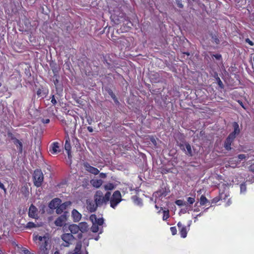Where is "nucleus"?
Here are the masks:
<instances>
[{
	"instance_id": "1",
	"label": "nucleus",
	"mask_w": 254,
	"mask_h": 254,
	"mask_svg": "<svg viewBox=\"0 0 254 254\" xmlns=\"http://www.w3.org/2000/svg\"><path fill=\"white\" fill-rule=\"evenodd\" d=\"M111 18L115 24L123 23V26L121 28L123 31H128L132 26V23L128 20V17L123 11L114 10V13L112 14Z\"/></svg>"
},
{
	"instance_id": "2",
	"label": "nucleus",
	"mask_w": 254,
	"mask_h": 254,
	"mask_svg": "<svg viewBox=\"0 0 254 254\" xmlns=\"http://www.w3.org/2000/svg\"><path fill=\"white\" fill-rule=\"evenodd\" d=\"M111 193L109 191H107L104 196L101 190L96 191L94 196V201L99 205L102 206L103 204H107L109 201Z\"/></svg>"
},
{
	"instance_id": "3",
	"label": "nucleus",
	"mask_w": 254,
	"mask_h": 254,
	"mask_svg": "<svg viewBox=\"0 0 254 254\" xmlns=\"http://www.w3.org/2000/svg\"><path fill=\"white\" fill-rule=\"evenodd\" d=\"M33 181L37 188L41 187L44 181V175L40 169H36L33 175Z\"/></svg>"
},
{
	"instance_id": "4",
	"label": "nucleus",
	"mask_w": 254,
	"mask_h": 254,
	"mask_svg": "<svg viewBox=\"0 0 254 254\" xmlns=\"http://www.w3.org/2000/svg\"><path fill=\"white\" fill-rule=\"evenodd\" d=\"M122 200V195L120 191L119 190L115 191L109 200L110 206L113 208H115Z\"/></svg>"
},
{
	"instance_id": "5",
	"label": "nucleus",
	"mask_w": 254,
	"mask_h": 254,
	"mask_svg": "<svg viewBox=\"0 0 254 254\" xmlns=\"http://www.w3.org/2000/svg\"><path fill=\"white\" fill-rule=\"evenodd\" d=\"M39 254H49L51 249V241H45V242L39 244Z\"/></svg>"
},
{
	"instance_id": "6",
	"label": "nucleus",
	"mask_w": 254,
	"mask_h": 254,
	"mask_svg": "<svg viewBox=\"0 0 254 254\" xmlns=\"http://www.w3.org/2000/svg\"><path fill=\"white\" fill-rule=\"evenodd\" d=\"M80 227L77 225L76 224L70 225L69 226V230H70L71 234H77L79 231L81 232L85 231L86 230L87 226L86 224H80Z\"/></svg>"
},
{
	"instance_id": "7",
	"label": "nucleus",
	"mask_w": 254,
	"mask_h": 254,
	"mask_svg": "<svg viewBox=\"0 0 254 254\" xmlns=\"http://www.w3.org/2000/svg\"><path fill=\"white\" fill-rule=\"evenodd\" d=\"M49 152L53 155H57L61 152L60 144L58 142H53L49 146Z\"/></svg>"
},
{
	"instance_id": "8",
	"label": "nucleus",
	"mask_w": 254,
	"mask_h": 254,
	"mask_svg": "<svg viewBox=\"0 0 254 254\" xmlns=\"http://www.w3.org/2000/svg\"><path fill=\"white\" fill-rule=\"evenodd\" d=\"M62 239L64 241L63 245L64 247H68L71 243V241L73 239L74 237L71 234L65 233L62 235Z\"/></svg>"
},
{
	"instance_id": "9",
	"label": "nucleus",
	"mask_w": 254,
	"mask_h": 254,
	"mask_svg": "<svg viewBox=\"0 0 254 254\" xmlns=\"http://www.w3.org/2000/svg\"><path fill=\"white\" fill-rule=\"evenodd\" d=\"M180 148L185 152V153L189 156H192L191 147L190 145L188 142H185L184 143H180Z\"/></svg>"
},
{
	"instance_id": "10",
	"label": "nucleus",
	"mask_w": 254,
	"mask_h": 254,
	"mask_svg": "<svg viewBox=\"0 0 254 254\" xmlns=\"http://www.w3.org/2000/svg\"><path fill=\"white\" fill-rule=\"evenodd\" d=\"M177 226L181 237L185 238L187 236L188 231L189 230L190 225L188 226V229L187 227L184 226L181 222H179L177 224Z\"/></svg>"
},
{
	"instance_id": "11",
	"label": "nucleus",
	"mask_w": 254,
	"mask_h": 254,
	"mask_svg": "<svg viewBox=\"0 0 254 254\" xmlns=\"http://www.w3.org/2000/svg\"><path fill=\"white\" fill-rule=\"evenodd\" d=\"M67 212H64L63 215L60 216L55 221V224L57 226H62L67 220Z\"/></svg>"
},
{
	"instance_id": "12",
	"label": "nucleus",
	"mask_w": 254,
	"mask_h": 254,
	"mask_svg": "<svg viewBox=\"0 0 254 254\" xmlns=\"http://www.w3.org/2000/svg\"><path fill=\"white\" fill-rule=\"evenodd\" d=\"M235 139V137L229 134L228 135L227 137L226 138L224 143V147L226 150L230 151L231 150V145L234 141Z\"/></svg>"
},
{
	"instance_id": "13",
	"label": "nucleus",
	"mask_w": 254,
	"mask_h": 254,
	"mask_svg": "<svg viewBox=\"0 0 254 254\" xmlns=\"http://www.w3.org/2000/svg\"><path fill=\"white\" fill-rule=\"evenodd\" d=\"M28 216L29 217L32 218H38V209L33 204H31L29 207Z\"/></svg>"
},
{
	"instance_id": "14",
	"label": "nucleus",
	"mask_w": 254,
	"mask_h": 254,
	"mask_svg": "<svg viewBox=\"0 0 254 254\" xmlns=\"http://www.w3.org/2000/svg\"><path fill=\"white\" fill-rule=\"evenodd\" d=\"M233 128V131L231 132L229 135L236 138L241 132V129L240 128L239 125L237 122H234L232 124Z\"/></svg>"
},
{
	"instance_id": "15",
	"label": "nucleus",
	"mask_w": 254,
	"mask_h": 254,
	"mask_svg": "<svg viewBox=\"0 0 254 254\" xmlns=\"http://www.w3.org/2000/svg\"><path fill=\"white\" fill-rule=\"evenodd\" d=\"M99 205L93 200L87 201V209L90 212H95Z\"/></svg>"
},
{
	"instance_id": "16",
	"label": "nucleus",
	"mask_w": 254,
	"mask_h": 254,
	"mask_svg": "<svg viewBox=\"0 0 254 254\" xmlns=\"http://www.w3.org/2000/svg\"><path fill=\"white\" fill-rule=\"evenodd\" d=\"M84 167L87 171L94 175H97L99 173V171L97 168L91 166L88 163H84Z\"/></svg>"
},
{
	"instance_id": "17",
	"label": "nucleus",
	"mask_w": 254,
	"mask_h": 254,
	"mask_svg": "<svg viewBox=\"0 0 254 254\" xmlns=\"http://www.w3.org/2000/svg\"><path fill=\"white\" fill-rule=\"evenodd\" d=\"M65 132L67 133L68 132L72 133L74 132L75 130V123L70 122L69 124L65 123V126L64 127Z\"/></svg>"
},
{
	"instance_id": "18",
	"label": "nucleus",
	"mask_w": 254,
	"mask_h": 254,
	"mask_svg": "<svg viewBox=\"0 0 254 254\" xmlns=\"http://www.w3.org/2000/svg\"><path fill=\"white\" fill-rule=\"evenodd\" d=\"M62 203L60 198H55L52 199L49 203V206L51 209H56L58 206Z\"/></svg>"
},
{
	"instance_id": "19",
	"label": "nucleus",
	"mask_w": 254,
	"mask_h": 254,
	"mask_svg": "<svg viewBox=\"0 0 254 254\" xmlns=\"http://www.w3.org/2000/svg\"><path fill=\"white\" fill-rule=\"evenodd\" d=\"M71 215L74 222H78L81 218V214L75 209L72 211Z\"/></svg>"
},
{
	"instance_id": "20",
	"label": "nucleus",
	"mask_w": 254,
	"mask_h": 254,
	"mask_svg": "<svg viewBox=\"0 0 254 254\" xmlns=\"http://www.w3.org/2000/svg\"><path fill=\"white\" fill-rule=\"evenodd\" d=\"M90 219L93 221V219H95V224H97L98 226H102L104 222V220L103 218H97L95 215H92L90 217Z\"/></svg>"
},
{
	"instance_id": "21",
	"label": "nucleus",
	"mask_w": 254,
	"mask_h": 254,
	"mask_svg": "<svg viewBox=\"0 0 254 254\" xmlns=\"http://www.w3.org/2000/svg\"><path fill=\"white\" fill-rule=\"evenodd\" d=\"M13 143L16 146L19 153H22L23 151V144L22 142L17 138L13 141Z\"/></svg>"
},
{
	"instance_id": "22",
	"label": "nucleus",
	"mask_w": 254,
	"mask_h": 254,
	"mask_svg": "<svg viewBox=\"0 0 254 254\" xmlns=\"http://www.w3.org/2000/svg\"><path fill=\"white\" fill-rule=\"evenodd\" d=\"M64 148H65V150L67 151L68 157H69L71 156V154H70L71 145H70V143L69 138L68 137L65 140V144H64Z\"/></svg>"
},
{
	"instance_id": "23",
	"label": "nucleus",
	"mask_w": 254,
	"mask_h": 254,
	"mask_svg": "<svg viewBox=\"0 0 254 254\" xmlns=\"http://www.w3.org/2000/svg\"><path fill=\"white\" fill-rule=\"evenodd\" d=\"M103 181L101 179H93L91 181V184L96 188H99L103 184Z\"/></svg>"
},
{
	"instance_id": "24",
	"label": "nucleus",
	"mask_w": 254,
	"mask_h": 254,
	"mask_svg": "<svg viewBox=\"0 0 254 254\" xmlns=\"http://www.w3.org/2000/svg\"><path fill=\"white\" fill-rule=\"evenodd\" d=\"M67 205L65 203H61L58 207L56 209V212L57 214H62L64 210L66 209Z\"/></svg>"
},
{
	"instance_id": "25",
	"label": "nucleus",
	"mask_w": 254,
	"mask_h": 254,
	"mask_svg": "<svg viewBox=\"0 0 254 254\" xmlns=\"http://www.w3.org/2000/svg\"><path fill=\"white\" fill-rule=\"evenodd\" d=\"M227 195L226 194H224V193H221L220 194L219 196H217L211 200V203H216L220 200L222 199H225Z\"/></svg>"
},
{
	"instance_id": "26",
	"label": "nucleus",
	"mask_w": 254,
	"mask_h": 254,
	"mask_svg": "<svg viewBox=\"0 0 254 254\" xmlns=\"http://www.w3.org/2000/svg\"><path fill=\"white\" fill-rule=\"evenodd\" d=\"M34 240H38L40 241L39 244H41L45 242V241H47L50 239L48 237H46L45 236L43 237L41 236H36L34 238Z\"/></svg>"
},
{
	"instance_id": "27",
	"label": "nucleus",
	"mask_w": 254,
	"mask_h": 254,
	"mask_svg": "<svg viewBox=\"0 0 254 254\" xmlns=\"http://www.w3.org/2000/svg\"><path fill=\"white\" fill-rule=\"evenodd\" d=\"M132 199L133 200L135 204L140 206L142 205V199L138 196L136 195H134L132 197Z\"/></svg>"
},
{
	"instance_id": "28",
	"label": "nucleus",
	"mask_w": 254,
	"mask_h": 254,
	"mask_svg": "<svg viewBox=\"0 0 254 254\" xmlns=\"http://www.w3.org/2000/svg\"><path fill=\"white\" fill-rule=\"evenodd\" d=\"M209 202L208 200L205 195H202L199 199V203L200 205H204L207 203Z\"/></svg>"
},
{
	"instance_id": "29",
	"label": "nucleus",
	"mask_w": 254,
	"mask_h": 254,
	"mask_svg": "<svg viewBox=\"0 0 254 254\" xmlns=\"http://www.w3.org/2000/svg\"><path fill=\"white\" fill-rule=\"evenodd\" d=\"M160 172L162 174H166L170 172H171V169L167 168L166 167L163 166L160 168Z\"/></svg>"
},
{
	"instance_id": "30",
	"label": "nucleus",
	"mask_w": 254,
	"mask_h": 254,
	"mask_svg": "<svg viewBox=\"0 0 254 254\" xmlns=\"http://www.w3.org/2000/svg\"><path fill=\"white\" fill-rule=\"evenodd\" d=\"M46 94L47 93L44 91L43 88H39L37 91V95L39 97H42L44 98L46 96Z\"/></svg>"
},
{
	"instance_id": "31",
	"label": "nucleus",
	"mask_w": 254,
	"mask_h": 254,
	"mask_svg": "<svg viewBox=\"0 0 254 254\" xmlns=\"http://www.w3.org/2000/svg\"><path fill=\"white\" fill-rule=\"evenodd\" d=\"M104 189L106 190H111L114 189L115 186L112 183H108L104 186Z\"/></svg>"
},
{
	"instance_id": "32",
	"label": "nucleus",
	"mask_w": 254,
	"mask_h": 254,
	"mask_svg": "<svg viewBox=\"0 0 254 254\" xmlns=\"http://www.w3.org/2000/svg\"><path fill=\"white\" fill-rule=\"evenodd\" d=\"M91 230L93 233H97L99 231V226L97 224L93 222L92 226L91 227Z\"/></svg>"
},
{
	"instance_id": "33",
	"label": "nucleus",
	"mask_w": 254,
	"mask_h": 254,
	"mask_svg": "<svg viewBox=\"0 0 254 254\" xmlns=\"http://www.w3.org/2000/svg\"><path fill=\"white\" fill-rule=\"evenodd\" d=\"M36 225L32 222H29L27 223L25 228L26 229H31L33 228H36Z\"/></svg>"
},
{
	"instance_id": "34",
	"label": "nucleus",
	"mask_w": 254,
	"mask_h": 254,
	"mask_svg": "<svg viewBox=\"0 0 254 254\" xmlns=\"http://www.w3.org/2000/svg\"><path fill=\"white\" fill-rule=\"evenodd\" d=\"M217 83L219 86V88L221 89H223L224 88V85L222 82V81L221 80L220 78L219 77H218L216 79Z\"/></svg>"
},
{
	"instance_id": "35",
	"label": "nucleus",
	"mask_w": 254,
	"mask_h": 254,
	"mask_svg": "<svg viewBox=\"0 0 254 254\" xmlns=\"http://www.w3.org/2000/svg\"><path fill=\"white\" fill-rule=\"evenodd\" d=\"M169 217H170V214H169V210L163 211V220L165 221V220H167Z\"/></svg>"
},
{
	"instance_id": "36",
	"label": "nucleus",
	"mask_w": 254,
	"mask_h": 254,
	"mask_svg": "<svg viewBox=\"0 0 254 254\" xmlns=\"http://www.w3.org/2000/svg\"><path fill=\"white\" fill-rule=\"evenodd\" d=\"M175 203L177 205L180 206H182L185 205H186V202L181 199L177 200L175 201Z\"/></svg>"
},
{
	"instance_id": "37",
	"label": "nucleus",
	"mask_w": 254,
	"mask_h": 254,
	"mask_svg": "<svg viewBox=\"0 0 254 254\" xmlns=\"http://www.w3.org/2000/svg\"><path fill=\"white\" fill-rule=\"evenodd\" d=\"M195 202V197H189L187 198V203L190 205L192 204Z\"/></svg>"
},
{
	"instance_id": "38",
	"label": "nucleus",
	"mask_w": 254,
	"mask_h": 254,
	"mask_svg": "<svg viewBox=\"0 0 254 254\" xmlns=\"http://www.w3.org/2000/svg\"><path fill=\"white\" fill-rule=\"evenodd\" d=\"M7 136L8 137L13 141L15 140L17 138L15 137L14 135L11 133V132H8L7 133Z\"/></svg>"
},
{
	"instance_id": "39",
	"label": "nucleus",
	"mask_w": 254,
	"mask_h": 254,
	"mask_svg": "<svg viewBox=\"0 0 254 254\" xmlns=\"http://www.w3.org/2000/svg\"><path fill=\"white\" fill-rule=\"evenodd\" d=\"M176 4L177 6L180 8H183L184 7V5L182 3V0H175Z\"/></svg>"
},
{
	"instance_id": "40",
	"label": "nucleus",
	"mask_w": 254,
	"mask_h": 254,
	"mask_svg": "<svg viewBox=\"0 0 254 254\" xmlns=\"http://www.w3.org/2000/svg\"><path fill=\"white\" fill-rule=\"evenodd\" d=\"M212 39L213 40L214 42L217 44H219L220 41L218 38V37L216 35H212Z\"/></svg>"
},
{
	"instance_id": "41",
	"label": "nucleus",
	"mask_w": 254,
	"mask_h": 254,
	"mask_svg": "<svg viewBox=\"0 0 254 254\" xmlns=\"http://www.w3.org/2000/svg\"><path fill=\"white\" fill-rule=\"evenodd\" d=\"M170 231L173 235H176L177 233V230L176 227H171L170 228Z\"/></svg>"
},
{
	"instance_id": "42",
	"label": "nucleus",
	"mask_w": 254,
	"mask_h": 254,
	"mask_svg": "<svg viewBox=\"0 0 254 254\" xmlns=\"http://www.w3.org/2000/svg\"><path fill=\"white\" fill-rule=\"evenodd\" d=\"M51 102L53 105H56L57 103V101L55 97V96L53 95L51 97Z\"/></svg>"
},
{
	"instance_id": "43",
	"label": "nucleus",
	"mask_w": 254,
	"mask_h": 254,
	"mask_svg": "<svg viewBox=\"0 0 254 254\" xmlns=\"http://www.w3.org/2000/svg\"><path fill=\"white\" fill-rule=\"evenodd\" d=\"M240 189H241V192H244L246 190V186L244 184H242L240 185Z\"/></svg>"
},
{
	"instance_id": "44",
	"label": "nucleus",
	"mask_w": 254,
	"mask_h": 254,
	"mask_svg": "<svg viewBox=\"0 0 254 254\" xmlns=\"http://www.w3.org/2000/svg\"><path fill=\"white\" fill-rule=\"evenodd\" d=\"M245 42L249 44L250 46H254V43L251 41L249 38H246L245 39Z\"/></svg>"
},
{
	"instance_id": "45",
	"label": "nucleus",
	"mask_w": 254,
	"mask_h": 254,
	"mask_svg": "<svg viewBox=\"0 0 254 254\" xmlns=\"http://www.w3.org/2000/svg\"><path fill=\"white\" fill-rule=\"evenodd\" d=\"M246 155L245 154H239L238 155V159L240 160H242L243 159H245L246 158Z\"/></svg>"
},
{
	"instance_id": "46",
	"label": "nucleus",
	"mask_w": 254,
	"mask_h": 254,
	"mask_svg": "<svg viewBox=\"0 0 254 254\" xmlns=\"http://www.w3.org/2000/svg\"><path fill=\"white\" fill-rule=\"evenodd\" d=\"M213 57H214L217 60H220L222 59V56L220 54L213 55Z\"/></svg>"
},
{
	"instance_id": "47",
	"label": "nucleus",
	"mask_w": 254,
	"mask_h": 254,
	"mask_svg": "<svg viewBox=\"0 0 254 254\" xmlns=\"http://www.w3.org/2000/svg\"><path fill=\"white\" fill-rule=\"evenodd\" d=\"M238 103L241 105V106L243 109H244L245 110H246V107H245V106L244 105V104H243V102H242V101H241V100H238Z\"/></svg>"
},
{
	"instance_id": "48",
	"label": "nucleus",
	"mask_w": 254,
	"mask_h": 254,
	"mask_svg": "<svg viewBox=\"0 0 254 254\" xmlns=\"http://www.w3.org/2000/svg\"><path fill=\"white\" fill-rule=\"evenodd\" d=\"M42 122L44 124H48L50 122V120L48 119H43L42 120Z\"/></svg>"
},
{
	"instance_id": "49",
	"label": "nucleus",
	"mask_w": 254,
	"mask_h": 254,
	"mask_svg": "<svg viewBox=\"0 0 254 254\" xmlns=\"http://www.w3.org/2000/svg\"><path fill=\"white\" fill-rule=\"evenodd\" d=\"M87 129L88 130V131L90 132H92L93 131V128L91 127H90V126L87 127Z\"/></svg>"
},
{
	"instance_id": "50",
	"label": "nucleus",
	"mask_w": 254,
	"mask_h": 254,
	"mask_svg": "<svg viewBox=\"0 0 254 254\" xmlns=\"http://www.w3.org/2000/svg\"><path fill=\"white\" fill-rule=\"evenodd\" d=\"M100 177L101 178H105L106 177V174L103 173H101L100 174Z\"/></svg>"
},
{
	"instance_id": "51",
	"label": "nucleus",
	"mask_w": 254,
	"mask_h": 254,
	"mask_svg": "<svg viewBox=\"0 0 254 254\" xmlns=\"http://www.w3.org/2000/svg\"><path fill=\"white\" fill-rule=\"evenodd\" d=\"M22 189H24L25 190V193H26V194H28L29 191H28V189L27 187L22 188Z\"/></svg>"
},
{
	"instance_id": "52",
	"label": "nucleus",
	"mask_w": 254,
	"mask_h": 254,
	"mask_svg": "<svg viewBox=\"0 0 254 254\" xmlns=\"http://www.w3.org/2000/svg\"><path fill=\"white\" fill-rule=\"evenodd\" d=\"M111 96L115 102H118L117 99L116 98V97L114 94H113V95H111Z\"/></svg>"
},
{
	"instance_id": "53",
	"label": "nucleus",
	"mask_w": 254,
	"mask_h": 254,
	"mask_svg": "<svg viewBox=\"0 0 254 254\" xmlns=\"http://www.w3.org/2000/svg\"><path fill=\"white\" fill-rule=\"evenodd\" d=\"M214 77L215 78V79L216 80V79L218 78V77H219L218 76V74L217 72H215L214 74Z\"/></svg>"
},
{
	"instance_id": "54",
	"label": "nucleus",
	"mask_w": 254,
	"mask_h": 254,
	"mask_svg": "<svg viewBox=\"0 0 254 254\" xmlns=\"http://www.w3.org/2000/svg\"><path fill=\"white\" fill-rule=\"evenodd\" d=\"M24 254H30L31 253L28 250H24Z\"/></svg>"
},
{
	"instance_id": "55",
	"label": "nucleus",
	"mask_w": 254,
	"mask_h": 254,
	"mask_svg": "<svg viewBox=\"0 0 254 254\" xmlns=\"http://www.w3.org/2000/svg\"><path fill=\"white\" fill-rule=\"evenodd\" d=\"M250 169L252 171L254 172V165H252L250 166Z\"/></svg>"
},
{
	"instance_id": "56",
	"label": "nucleus",
	"mask_w": 254,
	"mask_h": 254,
	"mask_svg": "<svg viewBox=\"0 0 254 254\" xmlns=\"http://www.w3.org/2000/svg\"><path fill=\"white\" fill-rule=\"evenodd\" d=\"M81 244H79V245H77L76 246L75 249H79V250H80V248H81Z\"/></svg>"
},
{
	"instance_id": "57",
	"label": "nucleus",
	"mask_w": 254,
	"mask_h": 254,
	"mask_svg": "<svg viewBox=\"0 0 254 254\" xmlns=\"http://www.w3.org/2000/svg\"><path fill=\"white\" fill-rule=\"evenodd\" d=\"M78 237L79 238H81V237H82V234L81 233H80L78 235Z\"/></svg>"
},
{
	"instance_id": "58",
	"label": "nucleus",
	"mask_w": 254,
	"mask_h": 254,
	"mask_svg": "<svg viewBox=\"0 0 254 254\" xmlns=\"http://www.w3.org/2000/svg\"><path fill=\"white\" fill-rule=\"evenodd\" d=\"M199 211V209H198V208H194V211H195V212H198Z\"/></svg>"
},
{
	"instance_id": "59",
	"label": "nucleus",
	"mask_w": 254,
	"mask_h": 254,
	"mask_svg": "<svg viewBox=\"0 0 254 254\" xmlns=\"http://www.w3.org/2000/svg\"><path fill=\"white\" fill-rule=\"evenodd\" d=\"M202 214H203V212H200L199 214L197 215V216H201V215H202Z\"/></svg>"
},
{
	"instance_id": "60",
	"label": "nucleus",
	"mask_w": 254,
	"mask_h": 254,
	"mask_svg": "<svg viewBox=\"0 0 254 254\" xmlns=\"http://www.w3.org/2000/svg\"><path fill=\"white\" fill-rule=\"evenodd\" d=\"M59 82V80L58 79H56L55 81H54V83L55 85Z\"/></svg>"
},
{
	"instance_id": "61",
	"label": "nucleus",
	"mask_w": 254,
	"mask_h": 254,
	"mask_svg": "<svg viewBox=\"0 0 254 254\" xmlns=\"http://www.w3.org/2000/svg\"><path fill=\"white\" fill-rule=\"evenodd\" d=\"M54 254H60L59 251H56L54 253Z\"/></svg>"
},
{
	"instance_id": "62",
	"label": "nucleus",
	"mask_w": 254,
	"mask_h": 254,
	"mask_svg": "<svg viewBox=\"0 0 254 254\" xmlns=\"http://www.w3.org/2000/svg\"><path fill=\"white\" fill-rule=\"evenodd\" d=\"M87 122H88V124H89V125H91V120H90V121H89V120H87Z\"/></svg>"
},
{
	"instance_id": "63",
	"label": "nucleus",
	"mask_w": 254,
	"mask_h": 254,
	"mask_svg": "<svg viewBox=\"0 0 254 254\" xmlns=\"http://www.w3.org/2000/svg\"><path fill=\"white\" fill-rule=\"evenodd\" d=\"M102 232H103V230H102V229H101L99 233L101 234L102 233Z\"/></svg>"
},
{
	"instance_id": "64",
	"label": "nucleus",
	"mask_w": 254,
	"mask_h": 254,
	"mask_svg": "<svg viewBox=\"0 0 254 254\" xmlns=\"http://www.w3.org/2000/svg\"><path fill=\"white\" fill-rule=\"evenodd\" d=\"M155 207L157 209H158V208H159V207L157 205H155Z\"/></svg>"
}]
</instances>
